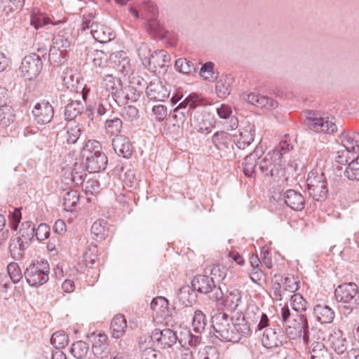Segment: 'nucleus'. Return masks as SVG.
<instances>
[{
	"label": "nucleus",
	"instance_id": "obj_54",
	"mask_svg": "<svg viewBox=\"0 0 359 359\" xmlns=\"http://www.w3.org/2000/svg\"><path fill=\"white\" fill-rule=\"evenodd\" d=\"M299 282L294 276H287L285 278L284 286L286 290L295 292L298 290Z\"/></svg>",
	"mask_w": 359,
	"mask_h": 359
},
{
	"label": "nucleus",
	"instance_id": "obj_9",
	"mask_svg": "<svg viewBox=\"0 0 359 359\" xmlns=\"http://www.w3.org/2000/svg\"><path fill=\"white\" fill-rule=\"evenodd\" d=\"M32 114L34 120L39 124H46L52 120L54 110L48 102L41 101L36 104L32 110Z\"/></svg>",
	"mask_w": 359,
	"mask_h": 359
},
{
	"label": "nucleus",
	"instance_id": "obj_45",
	"mask_svg": "<svg viewBox=\"0 0 359 359\" xmlns=\"http://www.w3.org/2000/svg\"><path fill=\"white\" fill-rule=\"evenodd\" d=\"M108 79L106 82V88L108 90L111 91L114 96H117L121 90V81L111 76H107Z\"/></svg>",
	"mask_w": 359,
	"mask_h": 359
},
{
	"label": "nucleus",
	"instance_id": "obj_37",
	"mask_svg": "<svg viewBox=\"0 0 359 359\" xmlns=\"http://www.w3.org/2000/svg\"><path fill=\"white\" fill-rule=\"evenodd\" d=\"M88 349V345L86 342L78 341L72 344L71 353L74 358L82 359L87 355Z\"/></svg>",
	"mask_w": 359,
	"mask_h": 359
},
{
	"label": "nucleus",
	"instance_id": "obj_14",
	"mask_svg": "<svg viewBox=\"0 0 359 359\" xmlns=\"http://www.w3.org/2000/svg\"><path fill=\"white\" fill-rule=\"evenodd\" d=\"M91 28L93 38L100 43H107L114 38V34L111 29L104 25L97 22L93 23Z\"/></svg>",
	"mask_w": 359,
	"mask_h": 359
},
{
	"label": "nucleus",
	"instance_id": "obj_27",
	"mask_svg": "<svg viewBox=\"0 0 359 359\" xmlns=\"http://www.w3.org/2000/svg\"><path fill=\"white\" fill-rule=\"evenodd\" d=\"M151 309L156 317H163L168 312V301L163 297H157L151 302Z\"/></svg>",
	"mask_w": 359,
	"mask_h": 359
},
{
	"label": "nucleus",
	"instance_id": "obj_39",
	"mask_svg": "<svg viewBox=\"0 0 359 359\" xmlns=\"http://www.w3.org/2000/svg\"><path fill=\"white\" fill-rule=\"evenodd\" d=\"M82 105L76 101L69 103L65 110V116L67 120L71 121L81 114Z\"/></svg>",
	"mask_w": 359,
	"mask_h": 359
},
{
	"label": "nucleus",
	"instance_id": "obj_16",
	"mask_svg": "<svg viewBox=\"0 0 359 359\" xmlns=\"http://www.w3.org/2000/svg\"><path fill=\"white\" fill-rule=\"evenodd\" d=\"M281 318L283 322L285 323L286 327H288L289 328H293L296 330L301 331L302 329H306L307 327V320L304 317V316L299 315L298 316L299 322H294V323H290V310L287 307V306H285L281 309ZM294 321H297L296 320Z\"/></svg>",
	"mask_w": 359,
	"mask_h": 359
},
{
	"label": "nucleus",
	"instance_id": "obj_46",
	"mask_svg": "<svg viewBox=\"0 0 359 359\" xmlns=\"http://www.w3.org/2000/svg\"><path fill=\"white\" fill-rule=\"evenodd\" d=\"M50 23H52L50 19L43 13L33 15L30 20V24L36 29Z\"/></svg>",
	"mask_w": 359,
	"mask_h": 359
},
{
	"label": "nucleus",
	"instance_id": "obj_11",
	"mask_svg": "<svg viewBox=\"0 0 359 359\" xmlns=\"http://www.w3.org/2000/svg\"><path fill=\"white\" fill-rule=\"evenodd\" d=\"M358 293L356 284L353 283H344L339 285L335 290V298L337 302L347 304L354 300Z\"/></svg>",
	"mask_w": 359,
	"mask_h": 359
},
{
	"label": "nucleus",
	"instance_id": "obj_4",
	"mask_svg": "<svg viewBox=\"0 0 359 359\" xmlns=\"http://www.w3.org/2000/svg\"><path fill=\"white\" fill-rule=\"evenodd\" d=\"M212 326L215 332V336L222 341H230L237 339V336L232 332V323L226 314L223 313H216L212 318Z\"/></svg>",
	"mask_w": 359,
	"mask_h": 359
},
{
	"label": "nucleus",
	"instance_id": "obj_6",
	"mask_svg": "<svg viewBox=\"0 0 359 359\" xmlns=\"http://www.w3.org/2000/svg\"><path fill=\"white\" fill-rule=\"evenodd\" d=\"M92 344L91 350L94 355L92 359H105L110 353V348L108 344V337L100 332H94L88 335Z\"/></svg>",
	"mask_w": 359,
	"mask_h": 359
},
{
	"label": "nucleus",
	"instance_id": "obj_48",
	"mask_svg": "<svg viewBox=\"0 0 359 359\" xmlns=\"http://www.w3.org/2000/svg\"><path fill=\"white\" fill-rule=\"evenodd\" d=\"M213 63L210 62H206L202 66L200 75L204 80L211 81L216 78V75L213 71Z\"/></svg>",
	"mask_w": 359,
	"mask_h": 359
},
{
	"label": "nucleus",
	"instance_id": "obj_61",
	"mask_svg": "<svg viewBox=\"0 0 359 359\" xmlns=\"http://www.w3.org/2000/svg\"><path fill=\"white\" fill-rule=\"evenodd\" d=\"M175 359H193V355L189 348L181 347L176 353Z\"/></svg>",
	"mask_w": 359,
	"mask_h": 359
},
{
	"label": "nucleus",
	"instance_id": "obj_22",
	"mask_svg": "<svg viewBox=\"0 0 359 359\" xmlns=\"http://www.w3.org/2000/svg\"><path fill=\"white\" fill-rule=\"evenodd\" d=\"M329 340L331 347L338 354H341L346 350L347 340L341 331L334 332L330 334Z\"/></svg>",
	"mask_w": 359,
	"mask_h": 359
},
{
	"label": "nucleus",
	"instance_id": "obj_52",
	"mask_svg": "<svg viewBox=\"0 0 359 359\" xmlns=\"http://www.w3.org/2000/svg\"><path fill=\"white\" fill-rule=\"evenodd\" d=\"M50 235V227L46 224H40L35 229V236L39 241L46 240Z\"/></svg>",
	"mask_w": 359,
	"mask_h": 359
},
{
	"label": "nucleus",
	"instance_id": "obj_23",
	"mask_svg": "<svg viewBox=\"0 0 359 359\" xmlns=\"http://www.w3.org/2000/svg\"><path fill=\"white\" fill-rule=\"evenodd\" d=\"M91 233L97 241H102L109 236V227L103 219L95 221L91 227Z\"/></svg>",
	"mask_w": 359,
	"mask_h": 359
},
{
	"label": "nucleus",
	"instance_id": "obj_44",
	"mask_svg": "<svg viewBox=\"0 0 359 359\" xmlns=\"http://www.w3.org/2000/svg\"><path fill=\"white\" fill-rule=\"evenodd\" d=\"M108 60L107 55L102 50H96L92 54V62L95 67L104 68Z\"/></svg>",
	"mask_w": 359,
	"mask_h": 359
},
{
	"label": "nucleus",
	"instance_id": "obj_5",
	"mask_svg": "<svg viewBox=\"0 0 359 359\" xmlns=\"http://www.w3.org/2000/svg\"><path fill=\"white\" fill-rule=\"evenodd\" d=\"M306 184L309 194L316 200L325 196L327 180L323 172L311 170L308 175Z\"/></svg>",
	"mask_w": 359,
	"mask_h": 359
},
{
	"label": "nucleus",
	"instance_id": "obj_38",
	"mask_svg": "<svg viewBox=\"0 0 359 359\" xmlns=\"http://www.w3.org/2000/svg\"><path fill=\"white\" fill-rule=\"evenodd\" d=\"M98 259L97 245H90L83 254V262L87 266H91Z\"/></svg>",
	"mask_w": 359,
	"mask_h": 359
},
{
	"label": "nucleus",
	"instance_id": "obj_17",
	"mask_svg": "<svg viewBox=\"0 0 359 359\" xmlns=\"http://www.w3.org/2000/svg\"><path fill=\"white\" fill-rule=\"evenodd\" d=\"M285 202L287 206L294 210H302L304 207V197L294 190L290 189L285 192Z\"/></svg>",
	"mask_w": 359,
	"mask_h": 359
},
{
	"label": "nucleus",
	"instance_id": "obj_8",
	"mask_svg": "<svg viewBox=\"0 0 359 359\" xmlns=\"http://www.w3.org/2000/svg\"><path fill=\"white\" fill-rule=\"evenodd\" d=\"M306 121L310 129L316 133H333L337 130L333 116L321 117L313 115L309 116Z\"/></svg>",
	"mask_w": 359,
	"mask_h": 359
},
{
	"label": "nucleus",
	"instance_id": "obj_57",
	"mask_svg": "<svg viewBox=\"0 0 359 359\" xmlns=\"http://www.w3.org/2000/svg\"><path fill=\"white\" fill-rule=\"evenodd\" d=\"M9 218L13 229L16 230L21 219L20 210L18 208H15L11 213Z\"/></svg>",
	"mask_w": 359,
	"mask_h": 359
},
{
	"label": "nucleus",
	"instance_id": "obj_1",
	"mask_svg": "<svg viewBox=\"0 0 359 359\" xmlns=\"http://www.w3.org/2000/svg\"><path fill=\"white\" fill-rule=\"evenodd\" d=\"M81 155L86 158V168L90 173L100 172L107 165V157L102 151V145L96 140H88L82 148Z\"/></svg>",
	"mask_w": 359,
	"mask_h": 359
},
{
	"label": "nucleus",
	"instance_id": "obj_19",
	"mask_svg": "<svg viewBox=\"0 0 359 359\" xmlns=\"http://www.w3.org/2000/svg\"><path fill=\"white\" fill-rule=\"evenodd\" d=\"M213 280L207 276L198 275L191 280L193 288L203 294H208L213 287Z\"/></svg>",
	"mask_w": 359,
	"mask_h": 359
},
{
	"label": "nucleus",
	"instance_id": "obj_42",
	"mask_svg": "<svg viewBox=\"0 0 359 359\" xmlns=\"http://www.w3.org/2000/svg\"><path fill=\"white\" fill-rule=\"evenodd\" d=\"M229 141V135L223 131L216 133L212 137V142L219 149L226 148Z\"/></svg>",
	"mask_w": 359,
	"mask_h": 359
},
{
	"label": "nucleus",
	"instance_id": "obj_53",
	"mask_svg": "<svg viewBox=\"0 0 359 359\" xmlns=\"http://www.w3.org/2000/svg\"><path fill=\"white\" fill-rule=\"evenodd\" d=\"M10 250L13 256L16 255L20 256L24 251L23 243L20 238H17L16 239H13L10 244Z\"/></svg>",
	"mask_w": 359,
	"mask_h": 359
},
{
	"label": "nucleus",
	"instance_id": "obj_32",
	"mask_svg": "<svg viewBox=\"0 0 359 359\" xmlns=\"http://www.w3.org/2000/svg\"><path fill=\"white\" fill-rule=\"evenodd\" d=\"M79 201V194L77 191L72 190L68 191L64 198L63 205L65 210L69 212L73 211L78 205Z\"/></svg>",
	"mask_w": 359,
	"mask_h": 359
},
{
	"label": "nucleus",
	"instance_id": "obj_47",
	"mask_svg": "<svg viewBox=\"0 0 359 359\" xmlns=\"http://www.w3.org/2000/svg\"><path fill=\"white\" fill-rule=\"evenodd\" d=\"M7 271L13 283L19 282L22 278V271L15 262H11L8 265Z\"/></svg>",
	"mask_w": 359,
	"mask_h": 359
},
{
	"label": "nucleus",
	"instance_id": "obj_41",
	"mask_svg": "<svg viewBox=\"0 0 359 359\" xmlns=\"http://www.w3.org/2000/svg\"><path fill=\"white\" fill-rule=\"evenodd\" d=\"M290 305L294 311L302 312L306 310L307 302L300 294H294L290 298Z\"/></svg>",
	"mask_w": 359,
	"mask_h": 359
},
{
	"label": "nucleus",
	"instance_id": "obj_3",
	"mask_svg": "<svg viewBox=\"0 0 359 359\" xmlns=\"http://www.w3.org/2000/svg\"><path fill=\"white\" fill-rule=\"evenodd\" d=\"M49 264L47 261H40L30 264L25 273V278L31 286H39L48 280Z\"/></svg>",
	"mask_w": 359,
	"mask_h": 359
},
{
	"label": "nucleus",
	"instance_id": "obj_40",
	"mask_svg": "<svg viewBox=\"0 0 359 359\" xmlns=\"http://www.w3.org/2000/svg\"><path fill=\"white\" fill-rule=\"evenodd\" d=\"M345 175L349 180H359V155L348 164Z\"/></svg>",
	"mask_w": 359,
	"mask_h": 359
},
{
	"label": "nucleus",
	"instance_id": "obj_18",
	"mask_svg": "<svg viewBox=\"0 0 359 359\" xmlns=\"http://www.w3.org/2000/svg\"><path fill=\"white\" fill-rule=\"evenodd\" d=\"M127 328V321L125 316L122 314L116 315L111 322V335L114 338L119 339L122 337Z\"/></svg>",
	"mask_w": 359,
	"mask_h": 359
},
{
	"label": "nucleus",
	"instance_id": "obj_7",
	"mask_svg": "<svg viewBox=\"0 0 359 359\" xmlns=\"http://www.w3.org/2000/svg\"><path fill=\"white\" fill-rule=\"evenodd\" d=\"M43 67V62L40 57L35 53L25 56L20 67L22 76L28 80L36 79L40 74Z\"/></svg>",
	"mask_w": 359,
	"mask_h": 359
},
{
	"label": "nucleus",
	"instance_id": "obj_28",
	"mask_svg": "<svg viewBox=\"0 0 359 359\" xmlns=\"http://www.w3.org/2000/svg\"><path fill=\"white\" fill-rule=\"evenodd\" d=\"M233 79L225 77L219 79L215 86L216 93L221 98L226 97L231 93Z\"/></svg>",
	"mask_w": 359,
	"mask_h": 359
},
{
	"label": "nucleus",
	"instance_id": "obj_58",
	"mask_svg": "<svg viewBox=\"0 0 359 359\" xmlns=\"http://www.w3.org/2000/svg\"><path fill=\"white\" fill-rule=\"evenodd\" d=\"M217 112L218 116L221 118L226 119V118H228L230 117V116L232 113V110H231V107L229 105L222 104L220 105V107L219 108H217Z\"/></svg>",
	"mask_w": 359,
	"mask_h": 359
},
{
	"label": "nucleus",
	"instance_id": "obj_24",
	"mask_svg": "<svg viewBox=\"0 0 359 359\" xmlns=\"http://www.w3.org/2000/svg\"><path fill=\"white\" fill-rule=\"evenodd\" d=\"M314 314L321 323H330L334 317L332 309L326 305L318 304L314 307Z\"/></svg>",
	"mask_w": 359,
	"mask_h": 359
},
{
	"label": "nucleus",
	"instance_id": "obj_51",
	"mask_svg": "<svg viewBox=\"0 0 359 359\" xmlns=\"http://www.w3.org/2000/svg\"><path fill=\"white\" fill-rule=\"evenodd\" d=\"M152 113L155 116V118L158 121H164L168 116L167 107L162 104L154 106Z\"/></svg>",
	"mask_w": 359,
	"mask_h": 359
},
{
	"label": "nucleus",
	"instance_id": "obj_13",
	"mask_svg": "<svg viewBox=\"0 0 359 359\" xmlns=\"http://www.w3.org/2000/svg\"><path fill=\"white\" fill-rule=\"evenodd\" d=\"M114 151L118 156L130 158L133 154V146L129 139L125 136L119 135L112 140Z\"/></svg>",
	"mask_w": 359,
	"mask_h": 359
},
{
	"label": "nucleus",
	"instance_id": "obj_29",
	"mask_svg": "<svg viewBox=\"0 0 359 359\" xmlns=\"http://www.w3.org/2000/svg\"><path fill=\"white\" fill-rule=\"evenodd\" d=\"M262 342L266 348H271L277 346L280 341L276 332L270 328L264 331L262 337Z\"/></svg>",
	"mask_w": 359,
	"mask_h": 359
},
{
	"label": "nucleus",
	"instance_id": "obj_35",
	"mask_svg": "<svg viewBox=\"0 0 359 359\" xmlns=\"http://www.w3.org/2000/svg\"><path fill=\"white\" fill-rule=\"evenodd\" d=\"M66 139L69 144H74L81 135V128L75 123H69L66 126Z\"/></svg>",
	"mask_w": 359,
	"mask_h": 359
},
{
	"label": "nucleus",
	"instance_id": "obj_60",
	"mask_svg": "<svg viewBox=\"0 0 359 359\" xmlns=\"http://www.w3.org/2000/svg\"><path fill=\"white\" fill-rule=\"evenodd\" d=\"M264 276V273L260 269H252L250 273V278L251 280L260 285V281L262 280Z\"/></svg>",
	"mask_w": 359,
	"mask_h": 359
},
{
	"label": "nucleus",
	"instance_id": "obj_56",
	"mask_svg": "<svg viewBox=\"0 0 359 359\" xmlns=\"http://www.w3.org/2000/svg\"><path fill=\"white\" fill-rule=\"evenodd\" d=\"M175 67L179 72L183 74H188L191 71V66L189 62L182 58L176 60Z\"/></svg>",
	"mask_w": 359,
	"mask_h": 359
},
{
	"label": "nucleus",
	"instance_id": "obj_31",
	"mask_svg": "<svg viewBox=\"0 0 359 359\" xmlns=\"http://www.w3.org/2000/svg\"><path fill=\"white\" fill-rule=\"evenodd\" d=\"M258 154L253 152L247 156L243 162V172L248 177H252L255 172Z\"/></svg>",
	"mask_w": 359,
	"mask_h": 359
},
{
	"label": "nucleus",
	"instance_id": "obj_2",
	"mask_svg": "<svg viewBox=\"0 0 359 359\" xmlns=\"http://www.w3.org/2000/svg\"><path fill=\"white\" fill-rule=\"evenodd\" d=\"M287 142H281L278 149L268 152L259 161V168L262 172L267 176L278 174L283 168V156L289 150Z\"/></svg>",
	"mask_w": 359,
	"mask_h": 359
},
{
	"label": "nucleus",
	"instance_id": "obj_26",
	"mask_svg": "<svg viewBox=\"0 0 359 359\" xmlns=\"http://www.w3.org/2000/svg\"><path fill=\"white\" fill-rule=\"evenodd\" d=\"M241 299V293L238 290H233L227 292L226 295L224 296L221 304L225 306L227 309L235 310Z\"/></svg>",
	"mask_w": 359,
	"mask_h": 359
},
{
	"label": "nucleus",
	"instance_id": "obj_12",
	"mask_svg": "<svg viewBox=\"0 0 359 359\" xmlns=\"http://www.w3.org/2000/svg\"><path fill=\"white\" fill-rule=\"evenodd\" d=\"M246 100L257 107L271 110L278 107V102L268 97L260 95L254 93L248 95Z\"/></svg>",
	"mask_w": 359,
	"mask_h": 359
},
{
	"label": "nucleus",
	"instance_id": "obj_49",
	"mask_svg": "<svg viewBox=\"0 0 359 359\" xmlns=\"http://www.w3.org/2000/svg\"><path fill=\"white\" fill-rule=\"evenodd\" d=\"M210 275L212 277H210L213 280L217 281H220L224 280L226 276V269L224 266L220 265H213L210 269Z\"/></svg>",
	"mask_w": 359,
	"mask_h": 359
},
{
	"label": "nucleus",
	"instance_id": "obj_50",
	"mask_svg": "<svg viewBox=\"0 0 359 359\" xmlns=\"http://www.w3.org/2000/svg\"><path fill=\"white\" fill-rule=\"evenodd\" d=\"M24 0H4V10L7 13L17 12L23 6Z\"/></svg>",
	"mask_w": 359,
	"mask_h": 359
},
{
	"label": "nucleus",
	"instance_id": "obj_30",
	"mask_svg": "<svg viewBox=\"0 0 359 359\" xmlns=\"http://www.w3.org/2000/svg\"><path fill=\"white\" fill-rule=\"evenodd\" d=\"M255 130L252 127L243 128L240 133V137L238 140L239 148H245L254 141Z\"/></svg>",
	"mask_w": 359,
	"mask_h": 359
},
{
	"label": "nucleus",
	"instance_id": "obj_63",
	"mask_svg": "<svg viewBox=\"0 0 359 359\" xmlns=\"http://www.w3.org/2000/svg\"><path fill=\"white\" fill-rule=\"evenodd\" d=\"M54 231L58 234H63L67 231L65 222L62 219H57L54 224Z\"/></svg>",
	"mask_w": 359,
	"mask_h": 359
},
{
	"label": "nucleus",
	"instance_id": "obj_59",
	"mask_svg": "<svg viewBox=\"0 0 359 359\" xmlns=\"http://www.w3.org/2000/svg\"><path fill=\"white\" fill-rule=\"evenodd\" d=\"M54 44L58 49L62 50H66L70 46V43L68 39L60 35L54 39Z\"/></svg>",
	"mask_w": 359,
	"mask_h": 359
},
{
	"label": "nucleus",
	"instance_id": "obj_55",
	"mask_svg": "<svg viewBox=\"0 0 359 359\" xmlns=\"http://www.w3.org/2000/svg\"><path fill=\"white\" fill-rule=\"evenodd\" d=\"M207 294H208L210 299L215 302H220V303L224 297V294L221 288L219 287H217L215 285V283H213V287Z\"/></svg>",
	"mask_w": 359,
	"mask_h": 359
},
{
	"label": "nucleus",
	"instance_id": "obj_43",
	"mask_svg": "<svg viewBox=\"0 0 359 359\" xmlns=\"http://www.w3.org/2000/svg\"><path fill=\"white\" fill-rule=\"evenodd\" d=\"M206 325V318L205 314L201 311H196L194 313L192 326L196 332H201L205 329Z\"/></svg>",
	"mask_w": 359,
	"mask_h": 359
},
{
	"label": "nucleus",
	"instance_id": "obj_21",
	"mask_svg": "<svg viewBox=\"0 0 359 359\" xmlns=\"http://www.w3.org/2000/svg\"><path fill=\"white\" fill-rule=\"evenodd\" d=\"M231 331L238 338L236 340H230L231 342H238L242 337H249L252 334L250 324L245 319H237L235 323H232Z\"/></svg>",
	"mask_w": 359,
	"mask_h": 359
},
{
	"label": "nucleus",
	"instance_id": "obj_36",
	"mask_svg": "<svg viewBox=\"0 0 359 359\" xmlns=\"http://www.w3.org/2000/svg\"><path fill=\"white\" fill-rule=\"evenodd\" d=\"M50 341L56 349H60L68 344L69 338L65 332L57 331L53 334Z\"/></svg>",
	"mask_w": 359,
	"mask_h": 359
},
{
	"label": "nucleus",
	"instance_id": "obj_25",
	"mask_svg": "<svg viewBox=\"0 0 359 359\" xmlns=\"http://www.w3.org/2000/svg\"><path fill=\"white\" fill-rule=\"evenodd\" d=\"M311 359H332L322 341H313L310 346Z\"/></svg>",
	"mask_w": 359,
	"mask_h": 359
},
{
	"label": "nucleus",
	"instance_id": "obj_34",
	"mask_svg": "<svg viewBox=\"0 0 359 359\" xmlns=\"http://www.w3.org/2000/svg\"><path fill=\"white\" fill-rule=\"evenodd\" d=\"M122 125V121L118 118L107 119L104 123L106 132L116 137L118 136V135L121 130Z\"/></svg>",
	"mask_w": 359,
	"mask_h": 359
},
{
	"label": "nucleus",
	"instance_id": "obj_10",
	"mask_svg": "<svg viewBox=\"0 0 359 359\" xmlns=\"http://www.w3.org/2000/svg\"><path fill=\"white\" fill-rule=\"evenodd\" d=\"M170 93V89L160 81L150 82L147 88V95L148 97L156 102L165 101L169 97Z\"/></svg>",
	"mask_w": 359,
	"mask_h": 359
},
{
	"label": "nucleus",
	"instance_id": "obj_62",
	"mask_svg": "<svg viewBox=\"0 0 359 359\" xmlns=\"http://www.w3.org/2000/svg\"><path fill=\"white\" fill-rule=\"evenodd\" d=\"M11 60L4 53L0 52V72L7 69L11 65Z\"/></svg>",
	"mask_w": 359,
	"mask_h": 359
},
{
	"label": "nucleus",
	"instance_id": "obj_20",
	"mask_svg": "<svg viewBox=\"0 0 359 359\" xmlns=\"http://www.w3.org/2000/svg\"><path fill=\"white\" fill-rule=\"evenodd\" d=\"M158 334L159 337L156 338L157 345L161 348H170L176 343L177 336L170 329L163 330L160 333L156 332L154 336Z\"/></svg>",
	"mask_w": 359,
	"mask_h": 359
},
{
	"label": "nucleus",
	"instance_id": "obj_33",
	"mask_svg": "<svg viewBox=\"0 0 359 359\" xmlns=\"http://www.w3.org/2000/svg\"><path fill=\"white\" fill-rule=\"evenodd\" d=\"M15 119V114L11 107L3 105L0 107V125L8 126L13 123Z\"/></svg>",
	"mask_w": 359,
	"mask_h": 359
},
{
	"label": "nucleus",
	"instance_id": "obj_15",
	"mask_svg": "<svg viewBox=\"0 0 359 359\" xmlns=\"http://www.w3.org/2000/svg\"><path fill=\"white\" fill-rule=\"evenodd\" d=\"M339 140L348 151H355L359 147V133L343 132L339 136Z\"/></svg>",
	"mask_w": 359,
	"mask_h": 359
},
{
	"label": "nucleus",
	"instance_id": "obj_64",
	"mask_svg": "<svg viewBox=\"0 0 359 359\" xmlns=\"http://www.w3.org/2000/svg\"><path fill=\"white\" fill-rule=\"evenodd\" d=\"M62 288L65 292H72L75 290V285L72 280H65L62 284Z\"/></svg>",
	"mask_w": 359,
	"mask_h": 359
}]
</instances>
